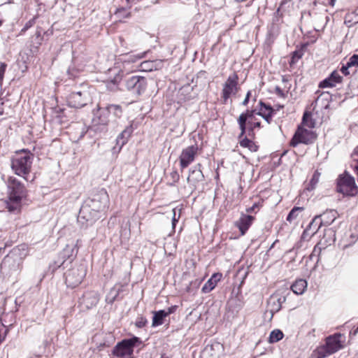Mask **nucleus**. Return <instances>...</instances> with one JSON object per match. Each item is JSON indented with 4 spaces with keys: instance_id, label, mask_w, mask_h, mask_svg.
I'll return each instance as SVG.
<instances>
[{
    "instance_id": "nucleus-29",
    "label": "nucleus",
    "mask_w": 358,
    "mask_h": 358,
    "mask_svg": "<svg viewBox=\"0 0 358 358\" xmlns=\"http://www.w3.org/2000/svg\"><path fill=\"white\" fill-rule=\"evenodd\" d=\"M303 210L304 208L303 207H294L289 213L287 217V221L292 223L296 220L299 214L303 211Z\"/></svg>"
},
{
    "instance_id": "nucleus-43",
    "label": "nucleus",
    "mask_w": 358,
    "mask_h": 358,
    "mask_svg": "<svg viewBox=\"0 0 358 358\" xmlns=\"http://www.w3.org/2000/svg\"><path fill=\"white\" fill-rule=\"evenodd\" d=\"M127 13L126 17H128L129 13L127 12V10L124 8H120L116 10L115 15H117V17H121V14Z\"/></svg>"
},
{
    "instance_id": "nucleus-2",
    "label": "nucleus",
    "mask_w": 358,
    "mask_h": 358,
    "mask_svg": "<svg viewBox=\"0 0 358 358\" xmlns=\"http://www.w3.org/2000/svg\"><path fill=\"white\" fill-rule=\"evenodd\" d=\"M8 199L3 201L5 208L12 213H20L22 199L26 196V189L15 178L10 177L7 182Z\"/></svg>"
},
{
    "instance_id": "nucleus-46",
    "label": "nucleus",
    "mask_w": 358,
    "mask_h": 358,
    "mask_svg": "<svg viewBox=\"0 0 358 358\" xmlns=\"http://www.w3.org/2000/svg\"><path fill=\"white\" fill-rule=\"evenodd\" d=\"M32 25V23L31 22V21H29L28 22L26 23V24L24 25V27L21 30V34L25 32L29 27H31Z\"/></svg>"
},
{
    "instance_id": "nucleus-13",
    "label": "nucleus",
    "mask_w": 358,
    "mask_h": 358,
    "mask_svg": "<svg viewBox=\"0 0 358 358\" xmlns=\"http://www.w3.org/2000/svg\"><path fill=\"white\" fill-rule=\"evenodd\" d=\"M68 103L71 107L80 108L87 104L91 101L87 91L72 92L68 97Z\"/></svg>"
},
{
    "instance_id": "nucleus-23",
    "label": "nucleus",
    "mask_w": 358,
    "mask_h": 358,
    "mask_svg": "<svg viewBox=\"0 0 358 358\" xmlns=\"http://www.w3.org/2000/svg\"><path fill=\"white\" fill-rule=\"evenodd\" d=\"M161 63V61H153L147 60L141 62L139 66H137V70L142 71H152L156 70L158 68V65Z\"/></svg>"
},
{
    "instance_id": "nucleus-26",
    "label": "nucleus",
    "mask_w": 358,
    "mask_h": 358,
    "mask_svg": "<svg viewBox=\"0 0 358 358\" xmlns=\"http://www.w3.org/2000/svg\"><path fill=\"white\" fill-rule=\"evenodd\" d=\"M167 317V314L165 313V310H160L159 311L154 312L152 317V327H157L162 325L164 323V319Z\"/></svg>"
},
{
    "instance_id": "nucleus-21",
    "label": "nucleus",
    "mask_w": 358,
    "mask_h": 358,
    "mask_svg": "<svg viewBox=\"0 0 358 358\" xmlns=\"http://www.w3.org/2000/svg\"><path fill=\"white\" fill-rule=\"evenodd\" d=\"M259 109L257 115L262 116L268 124L271 122L273 114L274 113L273 108L262 101L259 102Z\"/></svg>"
},
{
    "instance_id": "nucleus-22",
    "label": "nucleus",
    "mask_w": 358,
    "mask_h": 358,
    "mask_svg": "<svg viewBox=\"0 0 358 358\" xmlns=\"http://www.w3.org/2000/svg\"><path fill=\"white\" fill-rule=\"evenodd\" d=\"M221 278L222 274L218 273H214L203 286L201 289L202 292L208 293L212 291L220 280Z\"/></svg>"
},
{
    "instance_id": "nucleus-53",
    "label": "nucleus",
    "mask_w": 358,
    "mask_h": 358,
    "mask_svg": "<svg viewBox=\"0 0 358 358\" xmlns=\"http://www.w3.org/2000/svg\"><path fill=\"white\" fill-rule=\"evenodd\" d=\"M325 233H326V234H327V233H329L330 234H332V235L334 236V231H333L332 230H331V229H329V230L326 231V232H325Z\"/></svg>"
},
{
    "instance_id": "nucleus-8",
    "label": "nucleus",
    "mask_w": 358,
    "mask_h": 358,
    "mask_svg": "<svg viewBox=\"0 0 358 358\" xmlns=\"http://www.w3.org/2000/svg\"><path fill=\"white\" fill-rule=\"evenodd\" d=\"M148 83L145 77L133 76L125 81V86L127 90L134 94L141 95L145 91Z\"/></svg>"
},
{
    "instance_id": "nucleus-52",
    "label": "nucleus",
    "mask_w": 358,
    "mask_h": 358,
    "mask_svg": "<svg viewBox=\"0 0 358 358\" xmlns=\"http://www.w3.org/2000/svg\"><path fill=\"white\" fill-rule=\"evenodd\" d=\"M336 0H330L329 4L334 6Z\"/></svg>"
},
{
    "instance_id": "nucleus-39",
    "label": "nucleus",
    "mask_w": 358,
    "mask_h": 358,
    "mask_svg": "<svg viewBox=\"0 0 358 358\" xmlns=\"http://www.w3.org/2000/svg\"><path fill=\"white\" fill-rule=\"evenodd\" d=\"M7 333L8 329L3 324L0 325V344L4 341Z\"/></svg>"
},
{
    "instance_id": "nucleus-35",
    "label": "nucleus",
    "mask_w": 358,
    "mask_h": 358,
    "mask_svg": "<svg viewBox=\"0 0 358 358\" xmlns=\"http://www.w3.org/2000/svg\"><path fill=\"white\" fill-rule=\"evenodd\" d=\"M348 66H358V55H353L346 63Z\"/></svg>"
},
{
    "instance_id": "nucleus-45",
    "label": "nucleus",
    "mask_w": 358,
    "mask_h": 358,
    "mask_svg": "<svg viewBox=\"0 0 358 358\" xmlns=\"http://www.w3.org/2000/svg\"><path fill=\"white\" fill-rule=\"evenodd\" d=\"M113 292H115V296H113L111 299H110L108 296H107V298H106V301H107L108 303H112L115 301V299L116 296H117V294H118V293H117V292L114 289H111V291H110V294H112Z\"/></svg>"
},
{
    "instance_id": "nucleus-37",
    "label": "nucleus",
    "mask_w": 358,
    "mask_h": 358,
    "mask_svg": "<svg viewBox=\"0 0 358 358\" xmlns=\"http://www.w3.org/2000/svg\"><path fill=\"white\" fill-rule=\"evenodd\" d=\"M303 56L302 50H296L293 52L292 57V62H296L299 59H301Z\"/></svg>"
},
{
    "instance_id": "nucleus-28",
    "label": "nucleus",
    "mask_w": 358,
    "mask_h": 358,
    "mask_svg": "<svg viewBox=\"0 0 358 358\" xmlns=\"http://www.w3.org/2000/svg\"><path fill=\"white\" fill-rule=\"evenodd\" d=\"M131 134V129L126 128L118 136V137L117 138V143L120 144V147L124 145L126 143L127 138L130 136Z\"/></svg>"
},
{
    "instance_id": "nucleus-41",
    "label": "nucleus",
    "mask_w": 358,
    "mask_h": 358,
    "mask_svg": "<svg viewBox=\"0 0 358 358\" xmlns=\"http://www.w3.org/2000/svg\"><path fill=\"white\" fill-rule=\"evenodd\" d=\"M170 176L172 180L173 183H176L179 180L180 176L179 173L176 171H173L170 173Z\"/></svg>"
},
{
    "instance_id": "nucleus-20",
    "label": "nucleus",
    "mask_w": 358,
    "mask_h": 358,
    "mask_svg": "<svg viewBox=\"0 0 358 358\" xmlns=\"http://www.w3.org/2000/svg\"><path fill=\"white\" fill-rule=\"evenodd\" d=\"M254 217L249 215L242 214L239 220L236 222V226L239 229L241 235H244L252 224Z\"/></svg>"
},
{
    "instance_id": "nucleus-27",
    "label": "nucleus",
    "mask_w": 358,
    "mask_h": 358,
    "mask_svg": "<svg viewBox=\"0 0 358 358\" xmlns=\"http://www.w3.org/2000/svg\"><path fill=\"white\" fill-rule=\"evenodd\" d=\"M286 300L285 296H278L277 295L272 296L269 300V305L273 304L275 307H273L271 311L277 312L281 308V304Z\"/></svg>"
},
{
    "instance_id": "nucleus-9",
    "label": "nucleus",
    "mask_w": 358,
    "mask_h": 358,
    "mask_svg": "<svg viewBox=\"0 0 358 358\" xmlns=\"http://www.w3.org/2000/svg\"><path fill=\"white\" fill-rule=\"evenodd\" d=\"M338 191L343 194L353 196L357 193L355 179L346 172L341 176L338 181Z\"/></svg>"
},
{
    "instance_id": "nucleus-38",
    "label": "nucleus",
    "mask_w": 358,
    "mask_h": 358,
    "mask_svg": "<svg viewBox=\"0 0 358 358\" xmlns=\"http://www.w3.org/2000/svg\"><path fill=\"white\" fill-rule=\"evenodd\" d=\"M6 67H7L6 64H5L3 62H0V85H1V83L3 82Z\"/></svg>"
},
{
    "instance_id": "nucleus-55",
    "label": "nucleus",
    "mask_w": 358,
    "mask_h": 358,
    "mask_svg": "<svg viewBox=\"0 0 358 358\" xmlns=\"http://www.w3.org/2000/svg\"><path fill=\"white\" fill-rule=\"evenodd\" d=\"M282 82H286L287 79L285 78V76H282Z\"/></svg>"
},
{
    "instance_id": "nucleus-14",
    "label": "nucleus",
    "mask_w": 358,
    "mask_h": 358,
    "mask_svg": "<svg viewBox=\"0 0 358 358\" xmlns=\"http://www.w3.org/2000/svg\"><path fill=\"white\" fill-rule=\"evenodd\" d=\"M100 110L102 113H106L108 116V117L101 120L103 124H106L110 120L115 121L116 119L120 118L122 114V107L116 104L108 105L105 108H100Z\"/></svg>"
},
{
    "instance_id": "nucleus-31",
    "label": "nucleus",
    "mask_w": 358,
    "mask_h": 358,
    "mask_svg": "<svg viewBox=\"0 0 358 358\" xmlns=\"http://www.w3.org/2000/svg\"><path fill=\"white\" fill-rule=\"evenodd\" d=\"M283 338V333L279 329L272 331L269 336V343H273L280 341Z\"/></svg>"
},
{
    "instance_id": "nucleus-12",
    "label": "nucleus",
    "mask_w": 358,
    "mask_h": 358,
    "mask_svg": "<svg viewBox=\"0 0 358 358\" xmlns=\"http://www.w3.org/2000/svg\"><path fill=\"white\" fill-rule=\"evenodd\" d=\"M198 149L197 145H189L182 149L179 156V162L181 170L188 167L189 164L194 161L198 152Z\"/></svg>"
},
{
    "instance_id": "nucleus-19",
    "label": "nucleus",
    "mask_w": 358,
    "mask_h": 358,
    "mask_svg": "<svg viewBox=\"0 0 358 358\" xmlns=\"http://www.w3.org/2000/svg\"><path fill=\"white\" fill-rule=\"evenodd\" d=\"M254 110H247L245 113H243L240 115L238 118V124L241 129V134L239 138L244 136L246 132V122L248 120V124H250V119L252 118L254 114Z\"/></svg>"
},
{
    "instance_id": "nucleus-47",
    "label": "nucleus",
    "mask_w": 358,
    "mask_h": 358,
    "mask_svg": "<svg viewBox=\"0 0 358 358\" xmlns=\"http://www.w3.org/2000/svg\"><path fill=\"white\" fill-rule=\"evenodd\" d=\"M256 208H258V204L254 203L252 207L247 208L246 211H247V213H250L254 212Z\"/></svg>"
},
{
    "instance_id": "nucleus-32",
    "label": "nucleus",
    "mask_w": 358,
    "mask_h": 358,
    "mask_svg": "<svg viewBox=\"0 0 358 358\" xmlns=\"http://www.w3.org/2000/svg\"><path fill=\"white\" fill-rule=\"evenodd\" d=\"M241 146L243 148H248L252 152H256L257 150V146L247 138L242 139L240 141Z\"/></svg>"
},
{
    "instance_id": "nucleus-16",
    "label": "nucleus",
    "mask_w": 358,
    "mask_h": 358,
    "mask_svg": "<svg viewBox=\"0 0 358 358\" xmlns=\"http://www.w3.org/2000/svg\"><path fill=\"white\" fill-rule=\"evenodd\" d=\"M99 298L96 292L90 291L85 292L80 299V304L85 308L90 309L99 302Z\"/></svg>"
},
{
    "instance_id": "nucleus-48",
    "label": "nucleus",
    "mask_w": 358,
    "mask_h": 358,
    "mask_svg": "<svg viewBox=\"0 0 358 358\" xmlns=\"http://www.w3.org/2000/svg\"><path fill=\"white\" fill-rule=\"evenodd\" d=\"M250 94H251L250 91H248L247 94H246V96H245V99L243 101V105L245 106V105L248 104V103L249 101Z\"/></svg>"
},
{
    "instance_id": "nucleus-10",
    "label": "nucleus",
    "mask_w": 358,
    "mask_h": 358,
    "mask_svg": "<svg viewBox=\"0 0 358 358\" xmlns=\"http://www.w3.org/2000/svg\"><path fill=\"white\" fill-rule=\"evenodd\" d=\"M315 134L303 126H299L290 141V145L296 147L299 143L308 144L315 138Z\"/></svg>"
},
{
    "instance_id": "nucleus-17",
    "label": "nucleus",
    "mask_w": 358,
    "mask_h": 358,
    "mask_svg": "<svg viewBox=\"0 0 358 358\" xmlns=\"http://www.w3.org/2000/svg\"><path fill=\"white\" fill-rule=\"evenodd\" d=\"M323 225L322 221H321V216L316 215L308 224L307 228L304 230L303 233V236L306 237V236H313L315 235L320 227Z\"/></svg>"
},
{
    "instance_id": "nucleus-3",
    "label": "nucleus",
    "mask_w": 358,
    "mask_h": 358,
    "mask_svg": "<svg viewBox=\"0 0 358 358\" xmlns=\"http://www.w3.org/2000/svg\"><path fill=\"white\" fill-rule=\"evenodd\" d=\"M147 52H143L136 55H125L117 58L113 68L109 69V73L114 75L110 78V82L116 84L119 83L124 74H127L137 70V66H134L139 59L145 57Z\"/></svg>"
},
{
    "instance_id": "nucleus-40",
    "label": "nucleus",
    "mask_w": 358,
    "mask_h": 358,
    "mask_svg": "<svg viewBox=\"0 0 358 358\" xmlns=\"http://www.w3.org/2000/svg\"><path fill=\"white\" fill-rule=\"evenodd\" d=\"M147 322V320L145 317H141L137 319L136 325L139 328H142L146 325Z\"/></svg>"
},
{
    "instance_id": "nucleus-25",
    "label": "nucleus",
    "mask_w": 358,
    "mask_h": 358,
    "mask_svg": "<svg viewBox=\"0 0 358 358\" xmlns=\"http://www.w3.org/2000/svg\"><path fill=\"white\" fill-rule=\"evenodd\" d=\"M307 285L308 283L305 280L298 279L292 284L291 289L294 294L301 295L304 293L307 288Z\"/></svg>"
},
{
    "instance_id": "nucleus-5",
    "label": "nucleus",
    "mask_w": 358,
    "mask_h": 358,
    "mask_svg": "<svg viewBox=\"0 0 358 358\" xmlns=\"http://www.w3.org/2000/svg\"><path fill=\"white\" fill-rule=\"evenodd\" d=\"M341 334H336L327 338L325 345L320 346L315 350L317 358H324L343 348Z\"/></svg>"
},
{
    "instance_id": "nucleus-44",
    "label": "nucleus",
    "mask_w": 358,
    "mask_h": 358,
    "mask_svg": "<svg viewBox=\"0 0 358 358\" xmlns=\"http://www.w3.org/2000/svg\"><path fill=\"white\" fill-rule=\"evenodd\" d=\"M350 66H348V64H346L345 65H343L341 69V71L345 76H348L350 74V72L348 71V69H350Z\"/></svg>"
},
{
    "instance_id": "nucleus-42",
    "label": "nucleus",
    "mask_w": 358,
    "mask_h": 358,
    "mask_svg": "<svg viewBox=\"0 0 358 358\" xmlns=\"http://www.w3.org/2000/svg\"><path fill=\"white\" fill-rule=\"evenodd\" d=\"M275 93L280 97L285 98L286 96L285 93L280 87H275Z\"/></svg>"
},
{
    "instance_id": "nucleus-18",
    "label": "nucleus",
    "mask_w": 358,
    "mask_h": 358,
    "mask_svg": "<svg viewBox=\"0 0 358 358\" xmlns=\"http://www.w3.org/2000/svg\"><path fill=\"white\" fill-rule=\"evenodd\" d=\"M341 82L342 77L337 71H334L328 78L320 82L319 87L320 88L333 87Z\"/></svg>"
},
{
    "instance_id": "nucleus-36",
    "label": "nucleus",
    "mask_w": 358,
    "mask_h": 358,
    "mask_svg": "<svg viewBox=\"0 0 358 358\" xmlns=\"http://www.w3.org/2000/svg\"><path fill=\"white\" fill-rule=\"evenodd\" d=\"M310 117V115L307 113H305L303 116L302 124L308 127L309 128H312L314 127V123L312 122L311 120H308Z\"/></svg>"
},
{
    "instance_id": "nucleus-11",
    "label": "nucleus",
    "mask_w": 358,
    "mask_h": 358,
    "mask_svg": "<svg viewBox=\"0 0 358 358\" xmlns=\"http://www.w3.org/2000/svg\"><path fill=\"white\" fill-rule=\"evenodd\" d=\"M238 76L236 73L230 75L224 83L222 91V98L224 103L238 92Z\"/></svg>"
},
{
    "instance_id": "nucleus-4",
    "label": "nucleus",
    "mask_w": 358,
    "mask_h": 358,
    "mask_svg": "<svg viewBox=\"0 0 358 358\" xmlns=\"http://www.w3.org/2000/svg\"><path fill=\"white\" fill-rule=\"evenodd\" d=\"M32 159L33 155L30 152L22 151L17 153L13 157L11 168L15 174L28 180L27 176L31 170Z\"/></svg>"
},
{
    "instance_id": "nucleus-7",
    "label": "nucleus",
    "mask_w": 358,
    "mask_h": 358,
    "mask_svg": "<svg viewBox=\"0 0 358 358\" xmlns=\"http://www.w3.org/2000/svg\"><path fill=\"white\" fill-rule=\"evenodd\" d=\"M138 343H140V341L137 337L124 339L115 346L113 354L118 358H132L134 348Z\"/></svg>"
},
{
    "instance_id": "nucleus-51",
    "label": "nucleus",
    "mask_w": 358,
    "mask_h": 358,
    "mask_svg": "<svg viewBox=\"0 0 358 358\" xmlns=\"http://www.w3.org/2000/svg\"><path fill=\"white\" fill-rule=\"evenodd\" d=\"M355 156H358V146L356 147V148L355 149V150L352 153V157H355Z\"/></svg>"
},
{
    "instance_id": "nucleus-56",
    "label": "nucleus",
    "mask_w": 358,
    "mask_h": 358,
    "mask_svg": "<svg viewBox=\"0 0 358 358\" xmlns=\"http://www.w3.org/2000/svg\"><path fill=\"white\" fill-rule=\"evenodd\" d=\"M2 25V21L0 20V27Z\"/></svg>"
},
{
    "instance_id": "nucleus-6",
    "label": "nucleus",
    "mask_w": 358,
    "mask_h": 358,
    "mask_svg": "<svg viewBox=\"0 0 358 358\" xmlns=\"http://www.w3.org/2000/svg\"><path fill=\"white\" fill-rule=\"evenodd\" d=\"M87 274V265L81 263L74 265L64 273L65 282L67 287L74 288L78 286Z\"/></svg>"
},
{
    "instance_id": "nucleus-30",
    "label": "nucleus",
    "mask_w": 358,
    "mask_h": 358,
    "mask_svg": "<svg viewBox=\"0 0 358 358\" xmlns=\"http://www.w3.org/2000/svg\"><path fill=\"white\" fill-rule=\"evenodd\" d=\"M344 22L348 27H351L358 23V15L355 13H348L345 17Z\"/></svg>"
},
{
    "instance_id": "nucleus-50",
    "label": "nucleus",
    "mask_w": 358,
    "mask_h": 358,
    "mask_svg": "<svg viewBox=\"0 0 358 358\" xmlns=\"http://www.w3.org/2000/svg\"><path fill=\"white\" fill-rule=\"evenodd\" d=\"M261 123L259 122H254L252 124H251V130L253 129V127H260Z\"/></svg>"
},
{
    "instance_id": "nucleus-33",
    "label": "nucleus",
    "mask_w": 358,
    "mask_h": 358,
    "mask_svg": "<svg viewBox=\"0 0 358 358\" xmlns=\"http://www.w3.org/2000/svg\"><path fill=\"white\" fill-rule=\"evenodd\" d=\"M173 217H172V227L174 229L176 223L178 222L180 217V208H173Z\"/></svg>"
},
{
    "instance_id": "nucleus-24",
    "label": "nucleus",
    "mask_w": 358,
    "mask_h": 358,
    "mask_svg": "<svg viewBox=\"0 0 358 358\" xmlns=\"http://www.w3.org/2000/svg\"><path fill=\"white\" fill-rule=\"evenodd\" d=\"M321 216L323 225H330L338 217V213L335 210H329L324 212Z\"/></svg>"
},
{
    "instance_id": "nucleus-1",
    "label": "nucleus",
    "mask_w": 358,
    "mask_h": 358,
    "mask_svg": "<svg viewBox=\"0 0 358 358\" xmlns=\"http://www.w3.org/2000/svg\"><path fill=\"white\" fill-rule=\"evenodd\" d=\"M108 201L106 192H100L86 199L80 209L78 221L82 224L93 223L99 213L107 207Z\"/></svg>"
},
{
    "instance_id": "nucleus-54",
    "label": "nucleus",
    "mask_w": 358,
    "mask_h": 358,
    "mask_svg": "<svg viewBox=\"0 0 358 358\" xmlns=\"http://www.w3.org/2000/svg\"><path fill=\"white\" fill-rule=\"evenodd\" d=\"M358 333V326H357V328L354 331V334H357Z\"/></svg>"
},
{
    "instance_id": "nucleus-15",
    "label": "nucleus",
    "mask_w": 358,
    "mask_h": 358,
    "mask_svg": "<svg viewBox=\"0 0 358 358\" xmlns=\"http://www.w3.org/2000/svg\"><path fill=\"white\" fill-rule=\"evenodd\" d=\"M201 164H197L193 169L189 171V174L187 177V182L192 185L194 188L196 187V185L203 181V174L201 170Z\"/></svg>"
},
{
    "instance_id": "nucleus-34",
    "label": "nucleus",
    "mask_w": 358,
    "mask_h": 358,
    "mask_svg": "<svg viewBox=\"0 0 358 358\" xmlns=\"http://www.w3.org/2000/svg\"><path fill=\"white\" fill-rule=\"evenodd\" d=\"M320 173L318 171H315L310 181V186L308 190H312L315 188L320 180Z\"/></svg>"
},
{
    "instance_id": "nucleus-49",
    "label": "nucleus",
    "mask_w": 358,
    "mask_h": 358,
    "mask_svg": "<svg viewBox=\"0 0 358 358\" xmlns=\"http://www.w3.org/2000/svg\"><path fill=\"white\" fill-rule=\"evenodd\" d=\"M176 309L175 306H171L167 310H165V313L167 314V316H169L170 314L173 313Z\"/></svg>"
}]
</instances>
